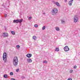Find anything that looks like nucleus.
<instances>
[{"instance_id": "obj_1", "label": "nucleus", "mask_w": 80, "mask_h": 80, "mask_svg": "<svg viewBox=\"0 0 80 80\" xmlns=\"http://www.w3.org/2000/svg\"><path fill=\"white\" fill-rule=\"evenodd\" d=\"M13 65L14 66L16 67L17 65H18V58L17 56H15L13 59Z\"/></svg>"}, {"instance_id": "obj_2", "label": "nucleus", "mask_w": 80, "mask_h": 80, "mask_svg": "<svg viewBox=\"0 0 80 80\" xmlns=\"http://www.w3.org/2000/svg\"><path fill=\"white\" fill-rule=\"evenodd\" d=\"M57 12H58V10L56 8H54L52 10V14L53 15H56V13H57Z\"/></svg>"}, {"instance_id": "obj_3", "label": "nucleus", "mask_w": 80, "mask_h": 80, "mask_svg": "<svg viewBox=\"0 0 80 80\" xmlns=\"http://www.w3.org/2000/svg\"><path fill=\"white\" fill-rule=\"evenodd\" d=\"M3 59L5 62L7 61V53L4 52L3 54Z\"/></svg>"}, {"instance_id": "obj_4", "label": "nucleus", "mask_w": 80, "mask_h": 80, "mask_svg": "<svg viewBox=\"0 0 80 80\" xmlns=\"http://www.w3.org/2000/svg\"><path fill=\"white\" fill-rule=\"evenodd\" d=\"M23 21V19H20V20L18 19L14 20L13 21L14 23H22Z\"/></svg>"}, {"instance_id": "obj_5", "label": "nucleus", "mask_w": 80, "mask_h": 80, "mask_svg": "<svg viewBox=\"0 0 80 80\" xmlns=\"http://www.w3.org/2000/svg\"><path fill=\"white\" fill-rule=\"evenodd\" d=\"M78 20V18L77 16H75L73 18V22L74 23H77Z\"/></svg>"}, {"instance_id": "obj_6", "label": "nucleus", "mask_w": 80, "mask_h": 80, "mask_svg": "<svg viewBox=\"0 0 80 80\" xmlns=\"http://www.w3.org/2000/svg\"><path fill=\"white\" fill-rule=\"evenodd\" d=\"M64 50L65 52H68V51H69L70 48H68V46H66L65 47H64Z\"/></svg>"}, {"instance_id": "obj_7", "label": "nucleus", "mask_w": 80, "mask_h": 80, "mask_svg": "<svg viewBox=\"0 0 80 80\" xmlns=\"http://www.w3.org/2000/svg\"><path fill=\"white\" fill-rule=\"evenodd\" d=\"M2 36L4 38L8 37V34L7 33L4 32L2 34Z\"/></svg>"}, {"instance_id": "obj_8", "label": "nucleus", "mask_w": 80, "mask_h": 80, "mask_svg": "<svg viewBox=\"0 0 80 80\" xmlns=\"http://www.w3.org/2000/svg\"><path fill=\"white\" fill-rule=\"evenodd\" d=\"M27 62L28 63H32V59L28 58L27 59Z\"/></svg>"}, {"instance_id": "obj_9", "label": "nucleus", "mask_w": 80, "mask_h": 80, "mask_svg": "<svg viewBox=\"0 0 80 80\" xmlns=\"http://www.w3.org/2000/svg\"><path fill=\"white\" fill-rule=\"evenodd\" d=\"M26 57H27L28 58H30V57H32V54H28L26 55Z\"/></svg>"}, {"instance_id": "obj_10", "label": "nucleus", "mask_w": 80, "mask_h": 80, "mask_svg": "<svg viewBox=\"0 0 80 80\" xmlns=\"http://www.w3.org/2000/svg\"><path fill=\"white\" fill-rule=\"evenodd\" d=\"M73 1V0H71V1H70L69 2V5L70 6H71L72 5V2Z\"/></svg>"}, {"instance_id": "obj_11", "label": "nucleus", "mask_w": 80, "mask_h": 80, "mask_svg": "<svg viewBox=\"0 0 80 80\" xmlns=\"http://www.w3.org/2000/svg\"><path fill=\"white\" fill-rule=\"evenodd\" d=\"M55 29H56V31H57L58 32V31H60V28L58 27H56Z\"/></svg>"}, {"instance_id": "obj_12", "label": "nucleus", "mask_w": 80, "mask_h": 80, "mask_svg": "<svg viewBox=\"0 0 80 80\" xmlns=\"http://www.w3.org/2000/svg\"><path fill=\"white\" fill-rule=\"evenodd\" d=\"M32 38L34 40H37V37L34 36L32 37Z\"/></svg>"}, {"instance_id": "obj_13", "label": "nucleus", "mask_w": 80, "mask_h": 80, "mask_svg": "<svg viewBox=\"0 0 80 80\" xmlns=\"http://www.w3.org/2000/svg\"><path fill=\"white\" fill-rule=\"evenodd\" d=\"M56 4L57 6H58V7H60V5L59 4V3L58 2H56Z\"/></svg>"}, {"instance_id": "obj_14", "label": "nucleus", "mask_w": 80, "mask_h": 80, "mask_svg": "<svg viewBox=\"0 0 80 80\" xmlns=\"http://www.w3.org/2000/svg\"><path fill=\"white\" fill-rule=\"evenodd\" d=\"M11 33H12V35H14L15 34V32L14 31H11Z\"/></svg>"}, {"instance_id": "obj_15", "label": "nucleus", "mask_w": 80, "mask_h": 80, "mask_svg": "<svg viewBox=\"0 0 80 80\" xmlns=\"http://www.w3.org/2000/svg\"><path fill=\"white\" fill-rule=\"evenodd\" d=\"M55 51L56 52H58V51H59V48H57L55 49Z\"/></svg>"}, {"instance_id": "obj_16", "label": "nucleus", "mask_w": 80, "mask_h": 80, "mask_svg": "<svg viewBox=\"0 0 80 80\" xmlns=\"http://www.w3.org/2000/svg\"><path fill=\"white\" fill-rule=\"evenodd\" d=\"M61 22L62 23H64L65 22V20H61Z\"/></svg>"}, {"instance_id": "obj_17", "label": "nucleus", "mask_w": 80, "mask_h": 80, "mask_svg": "<svg viewBox=\"0 0 80 80\" xmlns=\"http://www.w3.org/2000/svg\"><path fill=\"white\" fill-rule=\"evenodd\" d=\"M73 72V70H71L69 71V72L70 73H72Z\"/></svg>"}, {"instance_id": "obj_18", "label": "nucleus", "mask_w": 80, "mask_h": 80, "mask_svg": "<svg viewBox=\"0 0 80 80\" xmlns=\"http://www.w3.org/2000/svg\"><path fill=\"white\" fill-rule=\"evenodd\" d=\"M4 77L6 78H7V74H5L4 75Z\"/></svg>"}, {"instance_id": "obj_19", "label": "nucleus", "mask_w": 80, "mask_h": 80, "mask_svg": "<svg viewBox=\"0 0 80 80\" xmlns=\"http://www.w3.org/2000/svg\"><path fill=\"white\" fill-rule=\"evenodd\" d=\"M45 29V26H44L42 28V30H44Z\"/></svg>"}, {"instance_id": "obj_20", "label": "nucleus", "mask_w": 80, "mask_h": 80, "mask_svg": "<svg viewBox=\"0 0 80 80\" xmlns=\"http://www.w3.org/2000/svg\"><path fill=\"white\" fill-rule=\"evenodd\" d=\"M10 75H13V72H11L10 73Z\"/></svg>"}, {"instance_id": "obj_21", "label": "nucleus", "mask_w": 80, "mask_h": 80, "mask_svg": "<svg viewBox=\"0 0 80 80\" xmlns=\"http://www.w3.org/2000/svg\"><path fill=\"white\" fill-rule=\"evenodd\" d=\"M34 27H35L36 28V27H38V25H37V24H35L34 25Z\"/></svg>"}, {"instance_id": "obj_22", "label": "nucleus", "mask_w": 80, "mask_h": 80, "mask_svg": "<svg viewBox=\"0 0 80 80\" xmlns=\"http://www.w3.org/2000/svg\"><path fill=\"white\" fill-rule=\"evenodd\" d=\"M43 63H47V61L46 60H45V61H44L43 62Z\"/></svg>"}, {"instance_id": "obj_23", "label": "nucleus", "mask_w": 80, "mask_h": 80, "mask_svg": "<svg viewBox=\"0 0 80 80\" xmlns=\"http://www.w3.org/2000/svg\"><path fill=\"white\" fill-rule=\"evenodd\" d=\"M31 19H32V17H30L29 18V20H31Z\"/></svg>"}, {"instance_id": "obj_24", "label": "nucleus", "mask_w": 80, "mask_h": 80, "mask_svg": "<svg viewBox=\"0 0 80 80\" xmlns=\"http://www.w3.org/2000/svg\"><path fill=\"white\" fill-rule=\"evenodd\" d=\"M74 68L76 69L77 68V66H74L73 67Z\"/></svg>"}, {"instance_id": "obj_25", "label": "nucleus", "mask_w": 80, "mask_h": 80, "mask_svg": "<svg viewBox=\"0 0 80 80\" xmlns=\"http://www.w3.org/2000/svg\"><path fill=\"white\" fill-rule=\"evenodd\" d=\"M16 46L17 48H20V46L19 45H17Z\"/></svg>"}, {"instance_id": "obj_26", "label": "nucleus", "mask_w": 80, "mask_h": 80, "mask_svg": "<svg viewBox=\"0 0 80 80\" xmlns=\"http://www.w3.org/2000/svg\"><path fill=\"white\" fill-rule=\"evenodd\" d=\"M22 78H25V77L24 76H22L21 77Z\"/></svg>"}, {"instance_id": "obj_27", "label": "nucleus", "mask_w": 80, "mask_h": 80, "mask_svg": "<svg viewBox=\"0 0 80 80\" xmlns=\"http://www.w3.org/2000/svg\"><path fill=\"white\" fill-rule=\"evenodd\" d=\"M68 80H72V78H68Z\"/></svg>"}, {"instance_id": "obj_28", "label": "nucleus", "mask_w": 80, "mask_h": 80, "mask_svg": "<svg viewBox=\"0 0 80 80\" xmlns=\"http://www.w3.org/2000/svg\"><path fill=\"white\" fill-rule=\"evenodd\" d=\"M18 70H19V69H18L16 70V72H18Z\"/></svg>"}, {"instance_id": "obj_29", "label": "nucleus", "mask_w": 80, "mask_h": 80, "mask_svg": "<svg viewBox=\"0 0 80 80\" xmlns=\"http://www.w3.org/2000/svg\"><path fill=\"white\" fill-rule=\"evenodd\" d=\"M65 2H67V0H64Z\"/></svg>"}, {"instance_id": "obj_30", "label": "nucleus", "mask_w": 80, "mask_h": 80, "mask_svg": "<svg viewBox=\"0 0 80 80\" xmlns=\"http://www.w3.org/2000/svg\"><path fill=\"white\" fill-rule=\"evenodd\" d=\"M5 17H7V14H5Z\"/></svg>"}, {"instance_id": "obj_31", "label": "nucleus", "mask_w": 80, "mask_h": 80, "mask_svg": "<svg viewBox=\"0 0 80 80\" xmlns=\"http://www.w3.org/2000/svg\"><path fill=\"white\" fill-rule=\"evenodd\" d=\"M11 80H15V79L14 78H12Z\"/></svg>"}, {"instance_id": "obj_32", "label": "nucleus", "mask_w": 80, "mask_h": 80, "mask_svg": "<svg viewBox=\"0 0 80 80\" xmlns=\"http://www.w3.org/2000/svg\"><path fill=\"white\" fill-rule=\"evenodd\" d=\"M43 15H45V13H43Z\"/></svg>"}]
</instances>
